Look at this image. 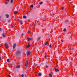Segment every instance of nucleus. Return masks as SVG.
Instances as JSON below:
<instances>
[{
    "label": "nucleus",
    "mask_w": 77,
    "mask_h": 77,
    "mask_svg": "<svg viewBox=\"0 0 77 77\" xmlns=\"http://www.w3.org/2000/svg\"><path fill=\"white\" fill-rule=\"evenodd\" d=\"M30 54H31L30 51H28L26 52V55L27 56H29L30 55Z\"/></svg>",
    "instance_id": "obj_1"
},
{
    "label": "nucleus",
    "mask_w": 77,
    "mask_h": 77,
    "mask_svg": "<svg viewBox=\"0 0 77 77\" xmlns=\"http://www.w3.org/2000/svg\"><path fill=\"white\" fill-rule=\"evenodd\" d=\"M21 53V52L20 51H17L16 52V55H18V54H20Z\"/></svg>",
    "instance_id": "obj_2"
},
{
    "label": "nucleus",
    "mask_w": 77,
    "mask_h": 77,
    "mask_svg": "<svg viewBox=\"0 0 77 77\" xmlns=\"http://www.w3.org/2000/svg\"><path fill=\"white\" fill-rule=\"evenodd\" d=\"M5 48H9V46H8V45L7 44V43L5 44Z\"/></svg>",
    "instance_id": "obj_3"
},
{
    "label": "nucleus",
    "mask_w": 77,
    "mask_h": 77,
    "mask_svg": "<svg viewBox=\"0 0 77 77\" xmlns=\"http://www.w3.org/2000/svg\"><path fill=\"white\" fill-rule=\"evenodd\" d=\"M2 36H3V38H5V37H6V34L5 33H3L2 34Z\"/></svg>",
    "instance_id": "obj_4"
},
{
    "label": "nucleus",
    "mask_w": 77,
    "mask_h": 77,
    "mask_svg": "<svg viewBox=\"0 0 77 77\" xmlns=\"http://www.w3.org/2000/svg\"><path fill=\"white\" fill-rule=\"evenodd\" d=\"M42 36H40L37 38V41H40Z\"/></svg>",
    "instance_id": "obj_5"
},
{
    "label": "nucleus",
    "mask_w": 77,
    "mask_h": 77,
    "mask_svg": "<svg viewBox=\"0 0 77 77\" xmlns=\"http://www.w3.org/2000/svg\"><path fill=\"white\" fill-rule=\"evenodd\" d=\"M49 77H53L52 72H51L49 74Z\"/></svg>",
    "instance_id": "obj_6"
},
{
    "label": "nucleus",
    "mask_w": 77,
    "mask_h": 77,
    "mask_svg": "<svg viewBox=\"0 0 77 77\" xmlns=\"http://www.w3.org/2000/svg\"><path fill=\"white\" fill-rule=\"evenodd\" d=\"M15 47H16V44L14 43L13 45V48L14 49L15 48Z\"/></svg>",
    "instance_id": "obj_7"
},
{
    "label": "nucleus",
    "mask_w": 77,
    "mask_h": 77,
    "mask_svg": "<svg viewBox=\"0 0 77 77\" xmlns=\"http://www.w3.org/2000/svg\"><path fill=\"white\" fill-rule=\"evenodd\" d=\"M38 76H39V77H41V76L42 75V74H41V72L38 73Z\"/></svg>",
    "instance_id": "obj_8"
},
{
    "label": "nucleus",
    "mask_w": 77,
    "mask_h": 77,
    "mask_svg": "<svg viewBox=\"0 0 77 77\" xmlns=\"http://www.w3.org/2000/svg\"><path fill=\"white\" fill-rule=\"evenodd\" d=\"M19 23H20V24H23V21L21 20H19Z\"/></svg>",
    "instance_id": "obj_9"
},
{
    "label": "nucleus",
    "mask_w": 77,
    "mask_h": 77,
    "mask_svg": "<svg viewBox=\"0 0 77 77\" xmlns=\"http://www.w3.org/2000/svg\"><path fill=\"white\" fill-rule=\"evenodd\" d=\"M23 18H24V19H26L27 18V17L26 16L24 15L23 17Z\"/></svg>",
    "instance_id": "obj_10"
},
{
    "label": "nucleus",
    "mask_w": 77,
    "mask_h": 77,
    "mask_svg": "<svg viewBox=\"0 0 77 77\" xmlns=\"http://www.w3.org/2000/svg\"><path fill=\"white\" fill-rule=\"evenodd\" d=\"M30 47L29 45H28L26 47V48L27 49Z\"/></svg>",
    "instance_id": "obj_11"
},
{
    "label": "nucleus",
    "mask_w": 77,
    "mask_h": 77,
    "mask_svg": "<svg viewBox=\"0 0 77 77\" xmlns=\"http://www.w3.org/2000/svg\"><path fill=\"white\" fill-rule=\"evenodd\" d=\"M59 71V69H55V71H56V72H57L58 71Z\"/></svg>",
    "instance_id": "obj_12"
},
{
    "label": "nucleus",
    "mask_w": 77,
    "mask_h": 77,
    "mask_svg": "<svg viewBox=\"0 0 77 77\" xmlns=\"http://www.w3.org/2000/svg\"><path fill=\"white\" fill-rule=\"evenodd\" d=\"M17 68H20V66L19 65H17L16 66Z\"/></svg>",
    "instance_id": "obj_13"
},
{
    "label": "nucleus",
    "mask_w": 77,
    "mask_h": 77,
    "mask_svg": "<svg viewBox=\"0 0 77 77\" xmlns=\"http://www.w3.org/2000/svg\"><path fill=\"white\" fill-rule=\"evenodd\" d=\"M27 39H28V41L29 42V41H30V40H31V38H28Z\"/></svg>",
    "instance_id": "obj_14"
},
{
    "label": "nucleus",
    "mask_w": 77,
    "mask_h": 77,
    "mask_svg": "<svg viewBox=\"0 0 77 77\" xmlns=\"http://www.w3.org/2000/svg\"><path fill=\"white\" fill-rule=\"evenodd\" d=\"M17 13H18V11H15L14 12V14H17Z\"/></svg>",
    "instance_id": "obj_15"
},
{
    "label": "nucleus",
    "mask_w": 77,
    "mask_h": 77,
    "mask_svg": "<svg viewBox=\"0 0 77 77\" xmlns=\"http://www.w3.org/2000/svg\"><path fill=\"white\" fill-rule=\"evenodd\" d=\"M45 45H47V44H48V43L47 41L45 42Z\"/></svg>",
    "instance_id": "obj_16"
},
{
    "label": "nucleus",
    "mask_w": 77,
    "mask_h": 77,
    "mask_svg": "<svg viewBox=\"0 0 77 77\" xmlns=\"http://www.w3.org/2000/svg\"><path fill=\"white\" fill-rule=\"evenodd\" d=\"M6 17L7 18H8V17H9V15L8 14H6Z\"/></svg>",
    "instance_id": "obj_17"
},
{
    "label": "nucleus",
    "mask_w": 77,
    "mask_h": 77,
    "mask_svg": "<svg viewBox=\"0 0 77 77\" xmlns=\"http://www.w3.org/2000/svg\"><path fill=\"white\" fill-rule=\"evenodd\" d=\"M7 61L8 62H10V61L9 60V59H7Z\"/></svg>",
    "instance_id": "obj_18"
},
{
    "label": "nucleus",
    "mask_w": 77,
    "mask_h": 77,
    "mask_svg": "<svg viewBox=\"0 0 77 77\" xmlns=\"http://www.w3.org/2000/svg\"><path fill=\"white\" fill-rule=\"evenodd\" d=\"M63 32H66V29L65 28L64 30H63Z\"/></svg>",
    "instance_id": "obj_19"
},
{
    "label": "nucleus",
    "mask_w": 77,
    "mask_h": 77,
    "mask_svg": "<svg viewBox=\"0 0 77 77\" xmlns=\"http://www.w3.org/2000/svg\"><path fill=\"white\" fill-rule=\"evenodd\" d=\"M30 7L31 8H33V5H32L31 6H30Z\"/></svg>",
    "instance_id": "obj_20"
},
{
    "label": "nucleus",
    "mask_w": 77,
    "mask_h": 77,
    "mask_svg": "<svg viewBox=\"0 0 77 77\" xmlns=\"http://www.w3.org/2000/svg\"><path fill=\"white\" fill-rule=\"evenodd\" d=\"M13 1H14V0H11V3H13Z\"/></svg>",
    "instance_id": "obj_21"
},
{
    "label": "nucleus",
    "mask_w": 77,
    "mask_h": 77,
    "mask_svg": "<svg viewBox=\"0 0 77 77\" xmlns=\"http://www.w3.org/2000/svg\"><path fill=\"white\" fill-rule=\"evenodd\" d=\"M25 66H26V68H27V67H28V64H26Z\"/></svg>",
    "instance_id": "obj_22"
},
{
    "label": "nucleus",
    "mask_w": 77,
    "mask_h": 77,
    "mask_svg": "<svg viewBox=\"0 0 77 77\" xmlns=\"http://www.w3.org/2000/svg\"><path fill=\"white\" fill-rule=\"evenodd\" d=\"M28 64H29V62H28V61H27V62H26V64L28 65Z\"/></svg>",
    "instance_id": "obj_23"
},
{
    "label": "nucleus",
    "mask_w": 77,
    "mask_h": 77,
    "mask_svg": "<svg viewBox=\"0 0 77 77\" xmlns=\"http://www.w3.org/2000/svg\"><path fill=\"white\" fill-rule=\"evenodd\" d=\"M43 2H40L39 3V4L40 5H42V4Z\"/></svg>",
    "instance_id": "obj_24"
},
{
    "label": "nucleus",
    "mask_w": 77,
    "mask_h": 77,
    "mask_svg": "<svg viewBox=\"0 0 77 77\" xmlns=\"http://www.w3.org/2000/svg\"><path fill=\"white\" fill-rule=\"evenodd\" d=\"M28 33H30V31L29 30L28 31Z\"/></svg>",
    "instance_id": "obj_25"
},
{
    "label": "nucleus",
    "mask_w": 77,
    "mask_h": 77,
    "mask_svg": "<svg viewBox=\"0 0 77 77\" xmlns=\"http://www.w3.org/2000/svg\"><path fill=\"white\" fill-rule=\"evenodd\" d=\"M51 45L50 44L49 45V47L50 48H51Z\"/></svg>",
    "instance_id": "obj_26"
},
{
    "label": "nucleus",
    "mask_w": 77,
    "mask_h": 77,
    "mask_svg": "<svg viewBox=\"0 0 77 77\" xmlns=\"http://www.w3.org/2000/svg\"><path fill=\"white\" fill-rule=\"evenodd\" d=\"M10 21H11V20L10 19L8 20V23H9V22H10Z\"/></svg>",
    "instance_id": "obj_27"
},
{
    "label": "nucleus",
    "mask_w": 77,
    "mask_h": 77,
    "mask_svg": "<svg viewBox=\"0 0 77 77\" xmlns=\"http://www.w3.org/2000/svg\"><path fill=\"white\" fill-rule=\"evenodd\" d=\"M8 2H6L5 3V5H7V4H8Z\"/></svg>",
    "instance_id": "obj_28"
},
{
    "label": "nucleus",
    "mask_w": 77,
    "mask_h": 77,
    "mask_svg": "<svg viewBox=\"0 0 77 77\" xmlns=\"http://www.w3.org/2000/svg\"><path fill=\"white\" fill-rule=\"evenodd\" d=\"M8 75V76L9 77H11V75Z\"/></svg>",
    "instance_id": "obj_29"
},
{
    "label": "nucleus",
    "mask_w": 77,
    "mask_h": 77,
    "mask_svg": "<svg viewBox=\"0 0 77 77\" xmlns=\"http://www.w3.org/2000/svg\"><path fill=\"white\" fill-rule=\"evenodd\" d=\"M21 76H22V77H24V75L23 74H22L21 75Z\"/></svg>",
    "instance_id": "obj_30"
},
{
    "label": "nucleus",
    "mask_w": 77,
    "mask_h": 77,
    "mask_svg": "<svg viewBox=\"0 0 77 77\" xmlns=\"http://www.w3.org/2000/svg\"><path fill=\"white\" fill-rule=\"evenodd\" d=\"M61 10H63V8H61Z\"/></svg>",
    "instance_id": "obj_31"
},
{
    "label": "nucleus",
    "mask_w": 77,
    "mask_h": 77,
    "mask_svg": "<svg viewBox=\"0 0 77 77\" xmlns=\"http://www.w3.org/2000/svg\"><path fill=\"white\" fill-rule=\"evenodd\" d=\"M45 57H47V55H45Z\"/></svg>",
    "instance_id": "obj_32"
},
{
    "label": "nucleus",
    "mask_w": 77,
    "mask_h": 77,
    "mask_svg": "<svg viewBox=\"0 0 77 77\" xmlns=\"http://www.w3.org/2000/svg\"><path fill=\"white\" fill-rule=\"evenodd\" d=\"M21 35V36H23V35H24V34L22 33Z\"/></svg>",
    "instance_id": "obj_33"
},
{
    "label": "nucleus",
    "mask_w": 77,
    "mask_h": 77,
    "mask_svg": "<svg viewBox=\"0 0 77 77\" xmlns=\"http://www.w3.org/2000/svg\"><path fill=\"white\" fill-rule=\"evenodd\" d=\"M61 42H63V39H61Z\"/></svg>",
    "instance_id": "obj_34"
},
{
    "label": "nucleus",
    "mask_w": 77,
    "mask_h": 77,
    "mask_svg": "<svg viewBox=\"0 0 77 77\" xmlns=\"http://www.w3.org/2000/svg\"><path fill=\"white\" fill-rule=\"evenodd\" d=\"M2 60V57H0V60Z\"/></svg>",
    "instance_id": "obj_35"
},
{
    "label": "nucleus",
    "mask_w": 77,
    "mask_h": 77,
    "mask_svg": "<svg viewBox=\"0 0 77 77\" xmlns=\"http://www.w3.org/2000/svg\"><path fill=\"white\" fill-rule=\"evenodd\" d=\"M0 31H2V28H0Z\"/></svg>",
    "instance_id": "obj_36"
},
{
    "label": "nucleus",
    "mask_w": 77,
    "mask_h": 77,
    "mask_svg": "<svg viewBox=\"0 0 77 77\" xmlns=\"http://www.w3.org/2000/svg\"><path fill=\"white\" fill-rule=\"evenodd\" d=\"M39 21H37V23H39Z\"/></svg>",
    "instance_id": "obj_37"
},
{
    "label": "nucleus",
    "mask_w": 77,
    "mask_h": 77,
    "mask_svg": "<svg viewBox=\"0 0 77 77\" xmlns=\"http://www.w3.org/2000/svg\"><path fill=\"white\" fill-rule=\"evenodd\" d=\"M72 48V50H74V48Z\"/></svg>",
    "instance_id": "obj_38"
},
{
    "label": "nucleus",
    "mask_w": 77,
    "mask_h": 77,
    "mask_svg": "<svg viewBox=\"0 0 77 77\" xmlns=\"http://www.w3.org/2000/svg\"><path fill=\"white\" fill-rule=\"evenodd\" d=\"M46 68H48V66H46Z\"/></svg>",
    "instance_id": "obj_39"
},
{
    "label": "nucleus",
    "mask_w": 77,
    "mask_h": 77,
    "mask_svg": "<svg viewBox=\"0 0 77 77\" xmlns=\"http://www.w3.org/2000/svg\"><path fill=\"white\" fill-rule=\"evenodd\" d=\"M8 2H9V0H7Z\"/></svg>",
    "instance_id": "obj_40"
},
{
    "label": "nucleus",
    "mask_w": 77,
    "mask_h": 77,
    "mask_svg": "<svg viewBox=\"0 0 77 77\" xmlns=\"http://www.w3.org/2000/svg\"><path fill=\"white\" fill-rule=\"evenodd\" d=\"M14 26L15 27V25H14Z\"/></svg>",
    "instance_id": "obj_41"
},
{
    "label": "nucleus",
    "mask_w": 77,
    "mask_h": 77,
    "mask_svg": "<svg viewBox=\"0 0 77 77\" xmlns=\"http://www.w3.org/2000/svg\"><path fill=\"white\" fill-rule=\"evenodd\" d=\"M26 77H27V76H26Z\"/></svg>",
    "instance_id": "obj_42"
}]
</instances>
